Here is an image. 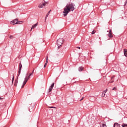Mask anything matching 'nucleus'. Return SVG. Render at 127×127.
<instances>
[{
  "mask_svg": "<svg viewBox=\"0 0 127 127\" xmlns=\"http://www.w3.org/2000/svg\"><path fill=\"white\" fill-rule=\"evenodd\" d=\"M105 96H106V92L103 91L102 93V97L103 98V97H105Z\"/></svg>",
  "mask_w": 127,
  "mask_h": 127,
  "instance_id": "17",
  "label": "nucleus"
},
{
  "mask_svg": "<svg viewBox=\"0 0 127 127\" xmlns=\"http://www.w3.org/2000/svg\"><path fill=\"white\" fill-rule=\"evenodd\" d=\"M18 83V76H17V78L15 79L14 82V86L16 87L17 86V83Z\"/></svg>",
  "mask_w": 127,
  "mask_h": 127,
  "instance_id": "9",
  "label": "nucleus"
},
{
  "mask_svg": "<svg viewBox=\"0 0 127 127\" xmlns=\"http://www.w3.org/2000/svg\"><path fill=\"white\" fill-rule=\"evenodd\" d=\"M114 127H121V126H120V124L116 123L114 124Z\"/></svg>",
  "mask_w": 127,
  "mask_h": 127,
  "instance_id": "13",
  "label": "nucleus"
},
{
  "mask_svg": "<svg viewBox=\"0 0 127 127\" xmlns=\"http://www.w3.org/2000/svg\"><path fill=\"white\" fill-rule=\"evenodd\" d=\"M101 127H107V125H106V123L103 122L102 124L100 125Z\"/></svg>",
  "mask_w": 127,
  "mask_h": 127,
  "instance_id": "12",
  "label": "nucleus"
},
{
  "mask_svg": "<svg viewBox=\"0 0 127 127\" xmlns=\"http://www.w3.org/2000/svg\"><path fill=\"white\" fill-rule=\"evenodd\" d=\"M47 65V64H44V68H45L46 67Z\"/></svg>",
  "mask_w": 127,
  "mask_h": 127,
  "instance_id": "24",
  "label": "nucleus"
},
{
  "mask_svg": "<svg viewBox=\"0 0 127 127\" xmlns=\"http://www.w3.org/2000/svg\"><path fill=\"white\" fill-rule=\"evenodd\" d=\"M21 68H22V64H21V63H20L19 64V66H18V76H19V75H20V73L21 72Z\"/></svg>",
  "mask_w": 127,
  "mask_h": 127,
  "instance_id": "5",
  "label": "nucleus"
},
{
  "mask_svg": "<svg viewBox=\"0 0 127 127\" xmlns=\"http://www.w3.org/2000/svg\"><path fill=\"white\" fill-rule=\"evenodd\" d=\"M37 25H38L37 23H36L35 24H34V25H33V26H32V28H31V29L30 31H31V30H32V29H34V28H35V27H36V26H37Z\"/></svg>",
  "mask_w": 127,
  "mask_h": 127,
  "instance_id": "11",
  "label": "nucleus"
},
{
  "mask_svg": "<svg viewBox=\"0 0 127 127\" xmlns=\"http://www.w3.org/2000/svg\"><path fill=\"white\" fill-rule=\"evenodd\" d=\"M50 11H51V10H50L47 14L46 17H45V20H46V18H47V17H48V15H49L50 13Z\"/></svg>",
  "mask_w": 127,
  "mask_h": 127,
  "instance_id": "15",
  "label": "nucleus"
},
{
  "mask_svg": "<svg viewBox=\"0 0 127 127\" xmlns=\"http://www.w3.org/2000/svg\"><path fill=\"white\" fill-rule=\"evenodd\" d=\"M83 99H84V97H82V98H81V99L80 100V101L83 100Z\"/></svg>",
  "mask_w": 127,
  "mask_h": 127,
  "instance_id": "30",
  "label": "nucleus"
},
{
  "mask_svg": "<svg viewBox=\"0 0 127 127\" xmlns=\"http://www.w3.org/2000/svg\"><path fill=\"white\" fill-rule=\"evenodd\" d=\"M55 84V83L54 82V83H53L52 84V85L50 86L49 89V92H51V91H52V90L53 89V88H54V87Z\"/></svg>",
  "mask_w": 127,
  "mask_h": 127,
  "instance_id": "6",
  "label": "nucleus"
},
{
  "mask_svg": "<svg viewBox=\"0 0 127 127\" xmlns=\"http://www.w3.org/2000/svg\"><path fill=\"white\" fill-rule=\"evenodd\" d=\"M64 40L63 39H59L57 40V44L58 46V47H60V46H62V44H63V41Z\"/></svg>",
  "mask_w": 127,
  "mask_h": 127,
  "instance_id": "3",
  "label": "nucleus"
},
{
  "mask_svg": "<svg viewBox=\"0 0 127 127\" xmlns=\"http://www.w3.org/2000/svg\"><path fill=\"white\" fill-rule=\"evenodd\" d=\"M76 48H78V49H81V47H76Z\"/></svg>",
  "mask_w": 127,
  "mask_h": 127,
  "instance_id": "27",
  "label": "nucleus"
},
{
  "mask_svg": "<svg viewBox=\"0 0 127 127\" xmlns=\"http://www.w3.org/2000/svg\"><path fill=\"white\" fill-rule=\"evenodd\" d=\"M114 82V81H111L110 83H113Z\"/></svg>",
  "mask_w": 127,
  "mask_h": 127,
  "instance_id": "35",
  "label": "nucleus"
},
{
  "mask_svg": "<svg viewBox=\"0 0 127 127\" xmlns=\"http://www.w3.org/2000/svg\"><path fill=\"white\" fill-rule=\"evenodd\" d=\"M64 54V53L63 52H61V54H59V55H63Z\"/></svg>",
  "mask_w": 127,
  "mask_h": 127,
  "instance_id": "20",
  "label": "nucleus"
},
{
  "mask_svg": "<svg viewBox=\"0 0 127 127\" xmlns=\"http://www.w3.org/2000/svg\"><path fill=\"white\" fill-rule=\"evenodd\" d=\"M95 33H96V31H95V30H93L91 33L92 34H95Z\"/></svg>",
  "mask_w": 127,
  "mask_h": 127,
  "instance_id": "19",
  "label": "nucleus"
},
{
  "mask_svg": "<svg viewBox=\"0 0 127 127\" xmlns=\"http://www.w3.org/2000/svg\"><path fill=\"white\" fill-rule=\"evenodd\" d=\"M30 76H32V73H29L27 74L26 75V77L24 78V81L23 82V84L22 86V88H23V87H24V86H25V84H26V83H27V81H28V80H29V79H30Z\"/></svg>",
  "mask_w": 127,
  "mask_h": 127,
  "instance_id": "2",
  "label": "nucleus"
},
{
  "mask_svg": "<svg viewBox=\"0 0 127 127\" xmlns=\"http://www.w3.org/2000/svg\"><path fill=\"white\" fill-rule=\"evenodd\" d=\"M48 3V2H45V1H43L42 2V3L41 4H40L38 5V7L42 8V7H43V6H45V5L46 4H47Z\"/></svg>",
  "mask_w": 127,
  "mask_h": 127,
  "instance_id": "4",
  "label": "nucleus"
},
{
  "mask_svg": "<svg viewBox=\"0 0 127 127\" xmlns=\"http://www.w3.org/2000/svg\"><path fill=\"white\" fill-rule=\"evenodd\" d=\"M124 55L125 56H126V57H127V50L126 49H124Z\"/></svg>",
  "mask_w": 127,
  "mask_h": 127,
  "instance_id": "10",
  "label": "nucleus"
},
{
  "mask_svg": "<svg viewBox=\"0 0 127 127\" xmlns=\"http://www.w3.org/2000/svg\"><path fill=\"white\" fill-rule=\"evenodd\" d=\"M74 9H75V4L74 3L67 4L64 8V16H66L70 11H73Z\"/></svg>",
  "mask_w": 127,
  "mask_h": 127,
  "instance_id": "1",
  "label": "nucleus"
},
{
  "mask_svg": "<svg viewBox=\"0 0 127 127\" xmlns=\"http://www.w3.org/2000/svg\"><path fill=\"white\" fill-rule=\"evenodd\" d=\"M108 36L110 37V38H112L113 37V34L112 32V30H110L109 34H108Z\"/></svg>",
  "mask_w": 127,
  "mask_h": 127,
  "instance_id": "8",
  "label": "nucleus"
},
{
  "mask_svg": "<svg viewBox=\"0 0 127 127\" xmlns=\"http://www.w3.org/2000/svg\"><path fill=\"white\" fill-rule=\"evenodd\" d=\"M14 80V76L13 75L12 79V82L13 83V80Z\"/></svg>",
  "mask_w": 127,
  "mask_h": 127,
  "instance_id": "21",
  "label": "nucleus"
},
{
  "mask_svg": "<svg viewBox=\"0 0 127 127\" xmlns=\"http://www.w3.org/2000/svg\"><path fill=\"white\" fill-rule=\"evenodd\" d=\"M122 126L123 127H127V124H123V125H122Z\"/></svg>",
  "mask_w": 127,
  "mask_h": 127,
  "instance_id": "18",
  "label": "nucleus"
},
{
  "mask_svg": "<svg viewBox=\"0 0 127 127\" xmlns=\"http://www.w3.org/2000/svg\"><path fill=\"white\" fill-rule=\"evenodd\" d=\"M50 108V109H53V108H54V107H49Z\"/></svg>",
  "mask_w": 127,
  "mask_h": 127,
  "instance_id": "31",
  "label": "nucleus"
},
{
  "mask_svg": "<svg viewBox=\"0 0 127 127\" xmlns=\"http://www.w3.org/2000/svg\"><path fill=\"white\" fill-rule=\"evenodd\" d=\"M18 20V19H15V20L11 21L10 24H13V25L16 24V22H17Z\"/></svg>",
  "mask_w": 127,
  "mask_h": 127,
  "instance_id": "7",
  "label": "nucleus"
},
{
  "mask_svg": "<svg viewBox=\"0 0 127 127\" xmlns=\"http://www.w3.org/2000/svg\"><path fill=\"white\" fill-rule=\"evenodd\" d=\"M33 73H34V70H33L31 74H32V76H33Z\"/></svg>",
  "mask_w": 127,
  "mask_h": 127,
  "instance_id": "23",
  "label": "nucleus"
},
{
  "mask_svg": "<svg viewBox=\"0 0 127 127\" xmlns=\"http://www.w3.org/2000/svg\"><path fill=\"white\" fill-rule=\"evenodd\" d=\"M103 92H105V93H107V92H108V89H106L105 90V91H103Z\"/></svg>",
  "mask_w": 127,
  "mask_h": 127,
  "instance_id": "22",
  "label": "nucleus"
},
{
  "mask_svg": "<svg viewBox=\"0 0 127 127\" xmlns=\"http://www.w3.org/2000/svg\"><path fill=\"white\" fill-rule=\"evenodd\" d=\"M10 38H12V36H10Z\"/></svg>",
  "mask_w": 127,
  "mask_h": 127,
  "instance_id": "32",
  "label": "nucleus"
},
{
  "mask_svg": "<svg viewBox=\"0 0 127 127\" xmlns=\"http://www.w3.org/2000/svg\"><path fill=\"white\" fill-rule=\"evenodd\" d=\"M48 61H46V64H48Z\"/></svg>",
  "mask_w": 127,
  "mask_h": 127,
  "instance_id": "28",
  "label": "nucleus"
},
{
  "mask_svg": "<svg viewBox=\"0 0 127 127\" xmlns=\"http://www.w3.org/2000/svg\"><path fill=\"white\" fill-rule=\"evenodd\" d=\"M2 98L0 97V100H2Z\"/></svg>",
  "mask_w": 127,
  "mask_h": 127,
  "instance_id": "34",
  "label": "nucleus"
},
{
  "mask_svg": "<svg viewBox=\"0 0 127 127\" xmlns=\"http://www.w3.org/2000/svg\"><path fill=\"white\" fill-rule=\"evenodd\" d=\"M46 61H48V56H47Z\"/></svg>",
  "mask_w": 127,
  "mask_h": 127,
  "instance_id": "25",
  "label": "nucleus"
},
{
  "mask_svg": "<svg viewBox=\"0 0 127 127\" xmlns=\"http://www.w3.org/2000/svg\"><path fill=\"white\" fill-rule=\"evenodd\" d=\"M114 78H115V76L113 75L112 77V79H114Z\"/></svg>",
  "mask_w": 127,
  "mask_h": 127,
  "instance_id": "29",
  "label": "nucleus"
},
{
  "mask_svg": "<svg viewBox=\"0 0 127 127\" xmlns=\"http://www.w3.org/2000/svg\"><path fill=\"white\" fill-rule=\"evenodd\" d=\"M23 22L22 21H17L16 22V24H22Z\"/></svg>",
  "mask_w": 127,
  "mask_h": 127,
  "instance_id": "16",
  "label": "nucleus"
},
{
  "mask_svg": "<svg viewBox=\"0 0 127 127\" xmlns=\"http://www.w3.org/2000/svg\"><path fill=\"white\" fill-rule=\"evenodd\" d=\"M116 87H114V88H113L112 90H113V91H114V90H116Z\"/></svg>",
  "mask_w": 127,
  "mask_h": 127,
  "instance_id": "26",
  "label": "nucleus"
},
{
  "mask_svg": "<svg viewBox=\"0 0 127 127\" xmlns=\"http://www.w3.org/2000/svg\"><path fill=\"white\" fill-rule=\"evenodd\" d=\"M127 1L126 0L125 2V4H127Z\"/></svg>",
  "mask_w": 127,
  "mask_h": 127,
  "instance_id": "33",
  "label": "nucleus"
},
{
  "mask_svg": "<svg viewBox=\"0 0 127 127\" xmlns=\"http://www.w3.org/2000/svg\"><path fill=\"white\" fill-rule=\"evenodd\" d=\"M83 70H84V67L82 66H80L78 68V71H79V72H81V71H83Z\"/></svg>",
  "mask_w": 127,
  "mask_h": 127,
  "instance_id": "14",
  "label": "nucleus"
}]
</instances>
